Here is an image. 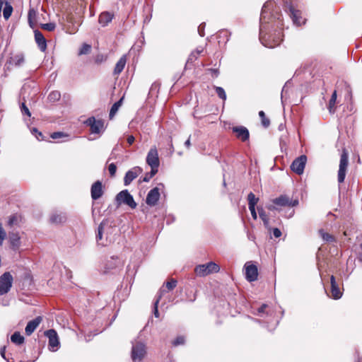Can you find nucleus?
<instances>
[{
    "mask_svg": "<svg viewBox=\"0 0 362 362\" xmlns=\"http://www.w3.org/2000/svg\"><path fill=\"white\" fill-rule=\"evenodd\" d=\"M245 277L246 279L250 281H255L257 279L258 270L256 265L251 264L245 265Z\"/></svg>",
    "mask_w": 362,
    "mask_h": 362,
    "instance_id": "nucleus-14",
    "label": "nucleus"
},
{
    "mask_svg": "<svg viewBox=\"0 0 362 362\" xmlns=\"http://www.w3.org/2000/svg\"><path fill=\"white\" fill-rule=\"evenodd\" d=\"M66 220V216L63 213L59 214H53L50 216V221L53 223H62L65 222Z\"/></svg>",
    "mask_w": 362,
    "mask_h": 362,
    "instance_id": "nucleus-26",
    "label": "nucleus"
},
{
    "mask_svg": "<svg viewBox=\"0 0 362 362\" xmlns=\"http://www.w3.org/2000/svg\"><path fill=\"white\" fill-rule=\"evenodd\" d=\"M41 28L48 31H53L56 28V25L54 23H44L41 24Z\"/></svg>",
    "mask_w": 362,
    "mask_h": 362,
    "instance_id": "nucleus-44",
    "label": "nucleus"
},
{
    "mask_svg": "<svg viewBox=\"0 0 362 362\" xmlns=\"http://www.w3.org/2000/svg\"><path fill=\"white\" fill-rule=\"evenodd\" d=\"M257 211L259 214V218L264 223V225L266 228L269 227V218L265 211L262 207H257Z\"/></svg>",
    "mask_w": 362,
    "mask_h": 362,
    "instance_id": "nucleus-27",
    "label": "nucleus"
},
{
    "mask_svg": "<svg viewBox=\"0 0 362 362\" xmlns=\"http://www.w3.org/2000/svg\"><path fill=\"white\" fill-rule=\"evenodd\" d=\"M32 132H33V134H35L36 138L38 140H42L43 139L44 136H43L42 134L40 132H39L37 130V129L33 128V130H32Z\"/></svg>",
    "mask_w": 362,
    "mask_h": 362,
    "instance_id": "nucleus-48",
    "label": "nucleus"
},
{
    "mask_svg": "<svg viewBox=\"0 0 362 362\" xmlns=\"http://www.w3.org/2000/svg\"><path fill=\"white\" fill-rule=\"evenodd\" d=\"M185 343V338L184 336H178L175 338V339L173 341V345L175 346L179 345H183Z\"/></svg>",
    "mask_w": 362,
    "mask_h": 362,
    "instance_id": "nucleus-42",
    "label": "nucleus"
},
{
    "mask_svg": "<svg viewBox=\"0 0 362 362\" xmlns=\"http://www.w3.org/2000/svg\"><path fill=\"white\" fill-rule=\"evenodd\" d=\"M220 270V267L215 262H210L207 264L197 265L194 269V272L199 276H205L211 273H217Z\"/></svg>",
    "mask_w": 362,
    "mask_h": 362,
    "instance_id": "nucleus-3",
    "label": "nucleus"
},
{
    "mask_svg": "<svg viewBox=\"0 0 362 362\" xmlns=\"http://www.w3.org/2000/svg\"><path fill=\"white\" fill-rule=\"evenodd\" d=\"M158 83H153L151 85V88H150V93L153 92L154 90L158 89Z\"/></svg>",
    "mask_w": 362,
    "mask_h": 362,
    "instance_id": "nucleus-59",
    "label": "nucleus"
},
{
    "mask_svg": "<svg viewBox=\"0 0 362 362\" xmlns=\"http://www.w3.org/2000/svg\"><path fill=\"white\" fill-rule=\"evenodd\" d=\"M45 335L49 339V349L52 351H56L59 345L57 332L53 329H48L45 332Z\"/></svg>",
    "mask_w": 362,
    "mask_h": 362,
    "instance_id": "nucleus-11",
    "label": "nucleus"
},
{
    "mask_svg": "<svg viewBox=\"0 0 362 362\" xmlns=\"http://www.w3.org/2000/svg\"><path fill=\"white\" fill-rule=\"evenodd\" d=\"M318 233L320 237L323 239V240L326 242H334L335 238L333 235L325 232L323 229H320L318 230Z\"/></svg>",
    "mask_w": 362,
    "mask_h": 362,
    "instance_id": "nucleus-34",
    "label": "nucleus"
},
{
    "mask_svg": "<svg viewBox=\"0 0 362 362\" xmlns=\"http://www.w3.org/2000/svg\"><path fill=\"white\" fill-rule=\"evenodd\" d=\"M90 50L91 46L88 44L84 43L78 52V55L87 54L90 52Z\"/></svg>",
    "mask_w": 362,
    "mask_h": 362,
    "instance_id": "nucleus-41",
    "label": "nucleus"
},
{
    "mask_svg": "<svg viewBox=\"0 0 362 362\" xmlns=\"http://www.w3.org/2000/svg\"><path fill=\"white\" fill-rule=\"evenodd\" d=\"M267 209L270 211H274V210H276V207L274 206V205H269L267 206Z\"/></svg>",
    "mask_w": 362,
    "mask_h": 362,
    "instance_id": "nucleus-62",
    "label": "nucleus"
},
{
    "mask_svg": "<svg viewBox=\"0 0 362 362\" xmlns=\"http://www.w3.org/2000/svg\"><path fill=\"white\" fill-rule=\"evenodd\" d=\"M108 170L111 177H114L116 173L117 166L115 163H112L108 166Z\"/></svg>",
    "mask_w": 362,
    "mask_h": 362,
    "instance_id": "nucleus-46",
    "label": "nucleus"
},
{
    "mask_svg": "<svg viewBox=\"0 0 362 362\" xmlns=\"http://www.w3.org/2000/svg\"><path fill=\"white\" fill-rule=\"evenodd\" d=\"M9 240L12 247L16 250L20 245V237L17 233H11L9 235Z\"/></svg>",
    "mask_w": 362,
    "mask_h": 362,
    "instance_id": "nucleus-28",
    "label": "nucleus"
},
{
    "mask_svg": "<svg viewBox=\"0 0 362 362\" xmlns=\"http://www.w3.org/2000/svg\"><path fill=\"white\" fill-rule=\"evenodd\" d=\"M91 198L97 200L103 194V185L100 180L95 182L90 189Z\"/></svg>",
    "mask_w": 362,
    "mask_h": 362,
    "instance_id": "nucleus-17",
    "label": "nucleus"
},
{
    "mask_svg": "<svg viewBox=\"0 0 362 362\" xmlns=\"http://www.w3.org/2000/svg\"><path fill=\"white\" fill-rule=\"evenodd\" d=\"M25 59L23 54H17L11 57H10L8 60V63L10 64L14 65L16 66H21L24 64Z\"/></svg>",
    "mask_w": 362,
    "mask_h": 362,
    "instance_id": "nucleus-22",
    "label": "nucleus"
},
{
    "mask_svg": "<svg viewBox=\"0 0 362 362\" xmlns=\"http://www.w3.org/2000/svg\"><path fill=\"white\" fill-rule=\"evenodd\" d=\"M177 281L174 279H170V281H167L165 285H163L161 288H164L165 289V292L164 294L170 291L173 290L177 286Z\"/></svg>",
    "mask_w": 362,
    "mask_h": 362,
    "instance_id": "nucleus-35",
    "label": "nucleus"
},
{
    "mask_svg": "<svg viewBox=\"0 0 362 362\" xmlns=\"http://www.w3.org/2000/svg\"><path fill=\"white\" fill-rule=\"evenodd\" d=\"M216 93L218 95V96L222 100H225L226 99V94L223 88L216 87Z\"/></svg>",
    "mask_w": 362,
    "mask_h": 362,
    "instance_id": "nucleus-43",
    "label": "nucleus"
},
{
    "mask_svg": "<svg viewBox=\"0 0 362 362\" xmlns=\"http://www.w3.org/2000/svg\"><path fill=\"white\" fill-rule=\"evenodd\" d=\"M114 18V14L109 11L102 12L98 18V23L103 27L108 25Z\"/></svg>",
    "mask_w": 362,
    "mask_h": 362,
    "instance_id": "nucleus-20",
    "label": "nucleus"
},
{
    "mask_svg": "<svg viewBox=\"0 0 362 362\" xmlns=\"http://www.w3.org/2000/svg\"><path fill=\"white\" fill-rule=\"evenodd\" d=\"M32 132H33V134H35L36 138L38 140H42L43 139L44 136H43L42 134L40 132H39L37 130V129L33 128V130H32Z\"/></svg>",
    "mask_w": 362,
    "mask_h": 362,
    "instance_id": "nucleus-49",
    "label": "nucleus"
},
{
    "mask_svg": "<svg viewBox=\"0 0 362 362\" xmlns=\"http://www.w3.org/2000/svg\"><path fill=\"white\" fill-rule=\"evenodd\" d=\"M35 40L42 52H45L47 49V40L42 33L38 30H34Z\"/></svg>",
    "mask_w": 362,
    "mask_h": 362,
    "instance_id": "nucleus-19",
    "label": "nucleus"
},
{
    "mask_svg": "<svg viewBox=\"0 0 362 362\" xmlns=\"http://www.w3.org/2000/svg\"><path fill=\"white\" fill-rule=\"evenodd\" d=\"M232 131L235 134L236 137L245 142L249 139L250 133L248 129L243 126H237L232 128Z\"/></svg>",
    "mask_w": 362,
    "mask_h": 362,
    "instance_id": "nucleus-15",
    "label": "nucleus"
},
{
    "mask_svg": "<svg viewBox=\"0 0 362 362\" xmlns=\"http://www.w3.org/2000/svg\"><path fill=\"white\" fill-rule=\"evenodd\" d=\"M197 55L195 54V52H192L191 54L189 55V58H188V62H192L194 60L197 59Z\"/></svg>",
    "mask_w": 362,
    "mask_h": 362,
    "instance_id": "nucleus-55",
    "label": "nucleus"
},
{
    "mask_svg": "<svg viewBox=\"0 0 362 362\" xmlns=\"http://www.w3.org/2000/svg\"><path fill=\"white\" fill-rule=\"evenodd\" d=\"M165 292V289L164 288H160L159 291H158V293L157 298H156V300L154 302V305H153V310H153V314H154L156 317H159L158 305V303H159L160 298L164 295Z\"/></svg>",
    "mask_w": 362,
    "mask_h": 362,
    "instance_id": "nucleus-25",
    "label": "nucleus"
},
{
    "mask_svg": "<svg viewBox=\"0 0 362 362\" xmlns=\"http://www.w3.org/2000/svg\"><path fill=\"white\" fill-rule=\"evenodd\" d=\"M202 51H199V50H197L195 52V54L197 55V57L201 53Z\"/></svg>",
    "mask_w": 362,
    "mask_h": 362,
    "instance_id": "nucleus-63",
    "label": "nucleus"
},
{
    "mask_svg": "<svg viewBox=\"0 0 362 362\" xmlns=\"http://www.w3.org/2000/svg\"><path fill=\"white\" fill-rule=\"evenodd\" d=\"M116 201L119 204H124L132 209L136 207V203L134 202L132 195L127 189L122 190L117 194Z\"/></svg>",
    "mask_w": 362,
    "mask_h": 362,
    "instance_id": "nucleus-4",
    "label": "nucleus"
},
{
    "mask_svg": "<svg viewBox=\"0 0 362 362\" xmlns=\"http://www.w3.org/2000/svg\"><path fill=\"white\" fill-rule=\"evenodd\" d=\"M204 28H205V23H202L198 27V33L201 37H204L205 35Z\"/></svg>",
    "mask_w": 362,
    "mask_h": 362,
    "instance_id": "nucleus-52",
    "label": "nucleus"
},
{
    "mask_svg": "<svg viewBox=\"0 0 362 362\" xmlns=\"http://www.w3.org/2000/svg\"><path fill=\"white\" fill-rule=\"evenodd\" d=\"M122 100H123V98H120L118 101L112 105V106L111 107V109H110V114H109V116H110V119H112L115 116V115L117 112L118 109L122 105Z\"/></svg>",
    "mask_w": 362,
    "mask_h": 362,
    "instance_id": "nucleus-33",
    "label": "nucleus"
},
{
    "mask_svg": "<svg viewBox=\"0 0 362 362\" xmlns=\"http://www.w3.org/2000/svg\"><path fill=\"white\" fill-rule=\"evenodd\" d=\"M337 100V91L334 90L332 93L331 98L329 101L328 104V110L330 113H334L335 112V103Z\"/></svg>",
    "mask_w": 362,
    "mask_h": 362,
    "instance_id": "nucleus-31",
    "label": "nucleus"
},
{
    "mask_svg": "<svg viewBox=\"0 0 362 362\" xmlns=\"http://www.w3.org/2000/svg\"><path fill=\"white\" fill-rule=\"evenodd\" d=\"M146 160V163L151 167V168L158 170L160 160L158 150L156 146L151 148L148 152Z\"/></svg>",
    "mask_w": 362,
    "mask_h": 362,
    "instance_id": "nucleus-8",
    "label": "nucleus"
},
{
    "mask_svg": "<svg viewBox=\"0 0 362 362\" xmlns=\"http://www.w3.org/2000/svg\"><path fill=\"white\" fill-rule=\"evenodd\" d=\"M307 162V157L302 155L296 158L291 165V169L298 175H301L304 172V168Z\"/></svg>",
    "mask_w": 362,
    "mask_h": 362,
    "instance_id": "nucleus-10",
    "label": "nucleus"
},
{
    "mask_svg": "<svg viewBox=\"0 0 362 362\" xmlns=\"http://www.w3.org/2000/svg\"><path fill=\"white\" fill-rule=\"evenodd\" d=\"M85 124L90 127V132L93 134H101L105 130L103 120L96 119L94 117L88 118Z\"/></svg>",
    "mask_w": 362,
    "mask_h": 362,
    "instance_id": "nucleus-6",
    "label": "nucleus"
},
{
    "mask_svg": "<svg viewBox=\"0 0 362 362\" xmlns=\"http://www.w3.org/2000/svg\"><path fill=\"white\" fill-rule=\"evenodd\" d=\"M250 211V213H251V215L252 216V218L256 220L257 218V212H256V210H255V207H250L249 208Z\"/></svg>",
    "mask_w": 362,
    "mask_h": 362,
    "instance_id": "nucleus-54",
    "label": "nucleus"
},
{
    "mask_svg": "<svg viewBox=\"0 0 362 362\" xmlns=\"http://www.w3.org/2000/svg\"><path fill=\"white\" fill-rule=\"evenodd\" d=\"M274 3L272 1L266 2L262 8L261 16H260V28H259V40L262 44L267 47L273 48L276 46H278L280 42L283 40L282 37L283 35L281 31H279L277 34H275L274 37H272L271 35L267 36V33H265V30H267V25L269 24L271 21H273L274 19H276V27L279 28H282L283 23L280 19L281 15L276 13V16L272 15L270 16V10L273 8Z\"/></svg>",
    "mask_w": 362,
    "mask_h": 362,
    "instance_id": "nucleus-1",
    "label": "nucleus"
},
{
    "mask_svg": "<svg viewBox=\"0 0 362 362\" xmlns=\"http://www.w3.org/2000/svg\"><path fill=\"white\" fill-rule=\"evenodd\" d=\"M146 354V346L141 342H136L132 344V358L134 362L141 361Z\"/></svg>",
    "mask_w": 362,
    "mask_h": 362,
    "instance_id": "nucleus-7",
    "label": "nucleus"
},
{
    "mask_svg": "<svg viewBox=\"0 0 362 362\" xmlns=\"http://www.w3.org/2000/svg\"><path fill=\"white\" fill-rule=\"evenodd\" d=\"M5 349H6L5 346H4V347H3V348H1L0 353H1V356H2L4 358H5V359H6V357H5Z\"/></svg>",
    "mask_w": 362,
    "mask_h": 362,
    "instance_id": "nucleus-61",
    "label": "nucleus"
},
{
    "mask_svg": "<svg viewBox=\"0 0 362 362\" xmlns=\"http://www.w3.org/2000/svg\"><path fill=\"white\" fill-rule=\"evenodd\" d=\"M42 318L40 316H38L35 317V319L30 320L28 322L25 329V332L28 336L31 335L34 331L36 329V328L39 326L40 322H42Z\"/></svg>",
    "mask_w": 362,
    "mask_h": 362,
    "instance_id": "nucleus-18",
    "label": "nucleus"
},
{
    "mask_svg": "<svg viewBox=\"0 0 362 362\" xmlns=\"http://www.w3.org/2000/svg\"><path fill=\"white\" fill-rule=\"evenodd\" d=\"M273 235L275 238H279L281 235V231L279 228H273Z\"/></svg>",
    "mask_w": 362,
    "mask_h": 362,
    "instance_id": "nucleus-53",
    "label": "nucleus"
},
{
    "mask_svg": "<svg viewBox=\"0 0 362 362\" xmlns=\"http://www.w3.org/2000/svg\"><path fill=\"white\" fill-rule=\"evenodd\" d=\"M185 146L187 147V148H189L190 146H191V143H190V136L188 138V139L185 142Z\"/></svg>",
    "mask_w": 362,
    "mask_h": 362,
    "instance_id": "nucleus-60",
    "label": "nucleus"
},
{
    "mask_svg": "<svg viewBox=\"0 0 362 362\" xmlns=\"http://www.w3.org/2000/svg\"><path fill=\"white\" fill-rule=\"evenodd\" d=\"M286 10L288 11L290 17L295 25L299 26L305 23V20L301 16V11L297 9L292 4L286 6Z\"/></svg>",
    "mask_w": 362,
    "mask_h": 362,
    "instance_id": "nucleus-9",
    "label": "nucleus"
},
{
    "mask_svg": "<svg viewBox=\"0 0 362 362\" xmlns=\"http://www.w3.org/2000/svg\"><path fill=\"white\" fill-rule=\"evenodd\" d=\"M247 200H248L249 208L250 207L253 208V207H255V205L257 204V202L259 201V198H257L252 192H250L247 195Z\"/></svg>",
    "mask_w": 362,
    "mask_h": 362,
    "instance_id": "nucleus-36",
    "label": "nucleus"
},
{
    "mask_svg": "<svg viewBox=\"0 0 362 362\" xmlns=\"http://www.w3.org/2000/svg\"><path fill=\"white\" fill-rule=\"evenodd\" d=\"M6 233L3 228L0 226V246L2 245L4 239L6 238Z\"/></svg>",
    "mask_w": 362,
    "mask_h": 362,
    "instance_id": "nucleus-47",
    "label": "nucleus"
},
{
    "mask_svg": "<svg viewBox=\"0 0 362 362\" xmlns=\"http://www.w3.org/2000/svg\"><path fill=\"white\" fill-rule=\"evenodd\" d=\"M349 165V153L346 148H343L339 165V170L337 173V181L339 184L344 182L347 169Z\"/></svg>",
    "mask_w": 362,
    "mask_h": 362,
    "instance_id": "nucleus-2",
    "label": "nucleus"
},
{
    "mask_svg": "<svg viewBox=\"0 0 362 362\" xmlns=\"http://www.w3.org/2000/svg\"><path fill=\"white\" fill-rule=\"evenodd\" d=\"M21 112L23 115H25L28 117L31 116V113H30L28 107L25 105V104L24 103H22L21 106Z\"/></svg>",
    "mask_w": 362,
    "mask_h": 362,
    "instance_id": "nucleus-45",
    "label": "nucleus"
},
{
    "mask_svg": "<svg viewBox=\"0 0 362 362\" xmlns=\"http://www.w3.org/2000/svg\"><path fill=\"white\" fill-rule=\"evenodd\" d=\"M273 204L280 206H295L298 204V200H292L287 195H281L272 199Z\"/></svg>",
    "mask_w": 362,
    "mask_h": 362,
    "instance_id": "nucleus-12",
    "label": "nucleus"
},
{
    "mask_svg": "<svg viewBox=\"0 0 362 362\" xmlns=\"http://www.w3.org/2000/svg\"><path fill=\"white\" fill-rule=\"evenodd\" d=\"M24 337L19 332H15L11 337V341L16 345L22 344L24 342Z\"/></svg>",
    "mask_w": 362,
    "mask_h": 362,
    "instance_id": "nucleus-30",
    "label": "nucleus"
},
{
    "mask_svg": "<svg viewBox=\"0 0 362 362\" xmlns=\"http://www.w3.org/2000/svg\"><path fill=\"white\" fill-rule=\"evenodd\" d=\"M66 135L63 133V132H54L51 134V137L53 139H60L63 136H65Z\"/></svg>",
    "mask_w": 362,
    "mask_h": 362,
    "instance_id": "nucleus-51",
    "label": "nucleus"
},
{
    "mask_svg": "<svg viewBox=\"0 0 362 362\" xmlns=\"http://www.w3.org/2000/svg\"><path fill=\"white\" fill-rule=\"evenodd\" d=\"M122 265V262L118 257H112L107 263V269H112Z\"/></svg>",
    "mask_w": 362,
    "mask_h": 362,
    "instance_id": "nucleus-29",
    "label": "nucleus"
},
{
    "mask_svg": "<svg viewBox=\"0 0 362 362\" xmlns=\"http://www.w3.org/2000/svg\"><path fill=\"white\" fill-rule=\"evenodd\" d=\"M259 116L261 119L262 124L265 127H268L270 124V121L268 118L266 117L265 113L264 111L259 112Z\"/></svg>",
    "mask_w": 362,
    "mask_h": 362,
    "instance_id": "nucleus-37",
    "label": "nucleus"
},
{
    "mask_svg": "<svg viewBox=\"0 0 362 362\" xmlns=\"http://www.w3.org/2000/svg\"><path fill=\"white\" fill-rule=\"evenodd\" d=\"M142 168L136 166L131 170H128L124 178V184L125 186L129 185L135 178H136L139 175L142 173Z\"/></svg>",
    "mask_w": 362,
    "mask_h": 362,
    "instance_id": "nucleus-13",
    "label": "nucleus"
},
{
    "mask_svg": "<svg viewBox=\"0 0 362 362\" xmlns=\"http://www.w3.org/2000/svg\"><path fill=\"white\" fill-rule=\"evenodd\" d=\"M268 305L267 304H262L258 309L256 315L263 317L264 314L269 315V311L267 310Z\"/></svg>",
    "mask_w": 362,
    "mask_h": 362,
    "instance_id": "nucleus-39",
    "label": "nucleus"
},
{
    "mask_svg": "<svg viewBox=\"0 0 362 362\" xmlns=\"http://www.w3.org/2000/svg\"><path fill=\"white\" fill-rule=\"evenodd\" d=\"M159 189L154 187L148 192L146 196V203L151 206H155L159 200Z\"/></svg>",
    "mask_w": 362,
    "mask_h": 362,
    "instance_id": "nucleus-16",
    "label": "nucleus"
},
{
    "mask_svg": "<svg viewBox=\"0 0 362 362\" xmlns=\"http://www.w3.org/2000/svg\"><path fill=\"white\" fill-rule=\"evenodd\" d=\"M107 224V220H103L98 226V233L96 235V240H97V242L100 244V243H99L101 240H102V237H103V230H104V227ZM102 245H103V243H101Z\"/></svg>",
    "mask_w": 362,
    "mask_h": 362,
    "instance_id": "nucleus-32",
    "label": "nucleus"
},
{
    "mask_svg": "<svg viewBox=\"0 0 362 362\" xmlns=\"http://www.w3.org/2000/svg\"><path fill=\"white\" fill-rule=\"evenodd\" d=\"M330 283H331V293H332L333 298L339 299L341 297L342 294L339 290V288L336 282L335 277L334 276H331Z\"/></svg>",
    "mask_w": 362,
    "mask_h": 362,
    "instance_id": "nucleus-21",
    "label": "nucleus"
},
{
    "mask_svg": "<svg viewBox=\"0 0 362 362\" xmlns=\"http://www.w3.org/2000/svg\"><path fill=\"white\" fill-rule=\"evenodd\" d=\"M134 141H135V138L134 136H132V135L128 136V137L127 139V141L129 145H132L134 142Z\"/></svg>",
    "mask_w": 362,
    "mask_h": 362,
    "instance_id": "nucleus-56",
    "label": "nucleus"
},
{
    "mask_svg": "<svg viewBox=\"0 0 362 362\" xmlns=\"http://www.w3.org/2000/svg\"><path fill=\"white\" fill-rule=\"evenodd\" d=\"M61 94L59 91H52L48 95V99L51 102H56L59 100Z\"/></svg>",
    "mask_w": 362,
    "mask_h": 362,
    "instance_id": "nucleus-40",
    "label": "nucleus"
},
{
    "mask_svg": "<svg viewBox=\"0 0 362 362\" xmlns=\"http://www.w3.org/2000/svg\"><path fill=\"white\" fill-rule=\"evenodd\" d=\"M37 16V13L34 8H31L29 9L28 13V21L30 27L32 28H34L36 25Z\"/></svg>",
    "mask_w": 362,
    "mask_h": 362,
    "instance_id": "nucleus-23",
    "label": "nucleus"
},
{
    "mask_svg": "<svg viewBox=\"0 0 362 362\" xmlns=\"http://www.w3.org/2000/svg\"><path fill=\"white\" fill-rule=\"evenodd\" d=\"M158 170L151 168V171L149 173H146L144 177L142 178V181L145 182H148L150 180L158 173Z\"/></svg>",
    "mask_w": 362,
    "mask_h": 362,
    "instance_id": "nucleus-38",
    "label": "nucleus"
},
{
    "mask_svg": "<svg viewBox=\"0 0 362 362\" xmlns=\"http://www.w3.org/2000/svg\"><path fill=\"white\" fill-rule=\"evenodd\" d=\"M13 284V276L10 272H5L0 276V296L7 293Z\"/></svg>",
    "mask_w": 362,
    "mask_h": 362,
    "instance_id": "nucleus-5",
    "label": "nucleus"
},
{
    "mask_svg": "<svg viewBox=\"0 0 362 362\" xmlns=\"http://www.w3.org/2000/svg\"><path fill=\"white\" fill-rule=\"evenodd\" d=\"M126 57L125 56L122 57L118 62H117L115 67L114 69V74L118 75L124 69L126 64Z\"/></svg>",
    "mask_w": 362,
    "mask_h": 362,
    "instance_id": "nucleus-24",
    "label": "nucleus"
},
{
    "mask_svg": "<svg viewBox=\"0 0 362 362\" xmlns=\"http://www.w3.org/2000/svg\"><path fill=\"white\" fill-rule=\"evenodd\" d=\"M32 132H33V134H35L36 138L38 140H42L43 139L44 136H43L42 134L40 132H39L37 130V129L33 128V130H32Z\"/></svg>",
    "mask_w": 362,
    "mask_h": 362,
    "instance_id": "nucleus-50",
    "label": "nucleus"
},
{
    "mask_svg": "<svg viewBox=\"0 0 362 362\" xmlns=\"http://www.w3.org/2000/svg\"><path fill=\"white\" fill-rule=\"evenodd\" d=\"M361 248L362 249V243H361Z\"/></svg>",
    "mask_w": 362,
    "mask_h": 362,
    "instance_id": "nucleus-64",
    "label": "nucleus"
},
{
    "mask_svg": "<svg viewBox=\"0 0 362 362\" xmlns=\"http://www.w3.org/2000/svg\"><path fill=\"white\" fill-rule=\"evenodd\" d=\"M16 221H17V218H16V216H11V217L9 218L8 224H9L10 226H12V225H13V224H14Z\"/></svg>",
    "mask_w": 362,
    "mask_h": 362,
    "instance_id": "nucleus-57",
    "label": "nucleus"
},
{
    "mask_svg": "<svg viewBox=\"0 0 362 362\" xmlns=\"http://www.w3.org/2000/svg\"><path fill=\"white\" fill-rule=\"evenodd\" d=\"M209 71L214 77H217L219 74L218 70L216 69H210Z\"/></svg>",
    "mask_w": 362,
    "mask_h": 362,
    "instance_id": "nucleus-58",
    "label": "nucleus"
}]
</instances>
